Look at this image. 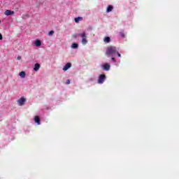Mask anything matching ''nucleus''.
<instances>
[{"label": "nucleus", "mask_w": 179, "mask_h": 179, "mask_svg": "<svg viewBox=\"0 0 179 179\" xmlns=\"http://www.w3.org/2000/svg\"><path fill=\"white\" fill-rule=\"evenodd\" d=\"M120 35L121 36V37H122L124 38V37H125V34H124V32H120Z\"/></svg>", "instance_id": "f3484780"}, {"label": "nucleus", "mask_w": 179, "mask_h": 179, "mask_svg": "<svg viewBox=\"0 0 179 179\" xmlns=\"http://www.w3.org/2000/svg\"><path fill=\"white\" fill-rule=\"evenodd\" d=\"M73 37H74V38H76L77 36H76V35H73Z\"/></svg>", "instance_id": "b1692460"}, {"label": "nucleus", "mask_w": 179, "mask_h": 179, "mask_svg": "<svg viewBox=\"0 0 179 179\" xmlns=\"http://www.w3.org/2000/svg\"><path fill=\"white\" fill-rule=\"evenodd\" d=\"M15 11L10 10H6L4 12V15H6V16H10L12 15H14Z\"/></svg>", "instance_id": "423d86ee"}, {"label": "nucleus", "mask_w": 179, "mask_h": 179, "mask_svg": "<svg viewBox=\"0 0 179 179\" xmlns=\"http://www.w3.org/2000/svg\"><path fill=\"white\" fill-rule=\"evenodd\" d=\"M34 121L37 123L38 125H40L41 124V122H40V117L38 116L35 117Z\"/></svg>", "instance_id": "9d476101"}, {"label": "nucleus", "mask_w": 179, "mask_h": 179, "mask_svg": "<svg viewBox=\"0 0 179 179\" xmlns=\"http://www.w3.org/2000/svg\"><path fill=\"white\" fill-rule=\"evenodd\" d=\"M90 80L91 82H93V81L94 80V78H90Z\"/></svg>", "instance_id": "5701e85b"}, {"label": "nucleus", "mask_w": 179, "mask_h": 179, "mask_svg": "<svg viewBox=\"0 0 179 179\" xmlns=\"http://www.w3.org/2000/svg\"><path fill=\"white\" fill-rule=\"evenodd\" d=\"M71 83V80H67L66 82V85H70Z\"/></svg>", "instance_id": "6ab92c4d"}, {"label": "nucleus", "mask_w": 179, "mask_h": 179, "mask_svg": "<svg viewBox=\"0 0 179 179\" xmlns=\"http://www.w3.org/2000/svg\"><path fill=\"white\" fill-rule=\"evenodd\" d=\"M3 38V37L2 36V34H0V40H2Z\"/></svg>", "instance_id": "4be33fe9"}, {"label": "nucleus", "mask_w": 179, "mask_h": 179, "mask_svg": "<svg viewBox=\"0 0 179 179\" xmlns=\"http://www.w3.org/2000/svg\"><path fill=\"white\" fill-rule=\"evenodd\" d=\"M72 66V64L67 63L65 64V66L63 67V71H66L67 69H69Z\"/></svg>", "instance_id": "0eeeda50"}, {"label": "nucleus", "mask_w": 179, "mask_h": 179, "mask_svg": "<svg viewBox=\"0 0 179 179\" xmlns=\"http://www.w3.org/2000/svg\"><path fill=\"white\" fill-rule=\"evenodd\" d=\"M106 80V75L104 74H101L99 77L98 79V83L99 85H103V83H104V81Z\"/></svg>", "instance_id": "7ed1b4c3"}, {"label": "nucleus", "mask_w": 179, "mask_h": 179, "mask_svg": "<svg viewBox=\"0 0 179 179\" xmlns=\"http://www.w3.org/2000/svg\"><path fill=\"white\" fill-rule=\"evenodd\" d=\"M103 41L104 43H108L110 41H111V38H110L108 36H106L104 38Z\"/></svg>", "instance_id": "ddd939ff"}, {"label": "nucleus", "mask_w": 179, "mask_h": 179, "mask_svg": "<svg viewBox=\"0 0 179 179\" xmlns=\"http://www.w3.org/2000/svg\"><path fill=\"white\" fill-rule=\"evenodd\" d=\"M53 34H54V31L53 30L48 32V36H52Z\"/></svg>", "instance_id": "dca6fc26"}, {"label": "nucleus", "mask_w": 179, "mask_h": 179, "mask_svg": "<svg viewBox=\"0 0 179 179\" xmlns=\"http://www.w3.org/2000/svg\"><path fill=\"white\" fill-rule=\"evenodd\" d=\"M20 78H26V72H24V71H21L20 73Z\"/></svg>", "instance_id": "4468645a"}, {"label": "nucleus", "mask_w": 179, "mask_h": 179, "mask_svg": "<svg viewBox=\"0 0 179 179\" xmlns=\"http://www.w3.org/2000/svg\"><path fill=\"white\" fill-rule=\"evenodd\" d=\"M101 68H102L103 71H110V64H108V63H104V64L101 66Z\"/></svg>", "instance_id": "20e7f679"}, {"label": "nucleus", "mask_w": 179, "mask_h": 179, "mask_svg": "<svg viewBox=\"0 0 179 179\" xmlns=\"http://www.w3.org/2000/svg\"><path fill=\"white\" fill-rule=\"evenodd\" d=\"M116 55H117V57L119 58H121V54H120V52H117V53H116Z\"/></svg>", "instance_id": "aec40b11"}, {"label": "nucleus", "mask_w": 179, "mask_h": 179, "mask_svg": "<svg viewBox=\"0 0 179 179\" xmlns=\"http://www.w3.org/2000/svg\"><path fill=\"white\" fill-rule=\"evenodd\" d=\"M17 102L19 106H22L24 104V103H26V98L22 96L20 99H18Z\"/></svg>", "instance_id": "39448f33"}, {"label": "nucleus", "mask_w": 179, "mask_h": 179, "mask_svg": "<svg viewBox=\"0 0 179 179\" xmlns=\"http://www.w3.org/2000/svg\"><path fill=\"white\" fill-rule=\"evenodd\" d=\"M113 9H114V7H113V6H111V5L108 6L106 9L107 13H110V12H112Z\"/></svg>", "instance_id": "1a4fd4ad"}, {"label": "nucleus", "mask_w": 179, "mask_h": 179, "mask_svg": "<svg viewBox=\"0 0 179 179\" xmlns=\"http://www.w3.org/2000/svg\"><path fill=\"white\" fill-rule=\"evenodd\" d=\"M17 59H18V60H20V59H22V57H20V56H18V57H17Z\"/></svg>", "instance_id": "412c9836"}, {"label": "nucleus", "mask_w": 179, "mask_h": 179, "mask_svg": "<svg viewBox=\"0 0 179 179\" xmlns=\"http://www.w3.org/2000/svg\"><path fill=\"white\" fill-rule=\"evenodd\" d=\"M76 23H79V22H81V20H83V17H78L74 19Z\"/></svg>", "instance_id": "9b49d317"}, {"label": "nucleus", "mask_w": 179, "mask_h": 179, "mask_svg": "<svg viewBox=\"0 0 179 179\" xmlns=\"http://www.w3.org/2000/svg\"><path fill=\"white\" fill-rule=\"evenodd\" d=\"M106 54L108 57H115L118 54V50L115 46H109L106 49Z\"/></svg>", "instance_id": "f257e3e1"}, {"label": "nucleus", "mask_w": 179, "mask_h": 179, "mask_svg": "<svg viewBox=\"0 0 179 179\" xmlns=\"http://www.w3.org/2000/svg\"><path fill=\"white\" fill-rule=\"evenodd\" d=\"M79 47V45L78 43H73L71 45V48L76 49Z\"/></svg>", "instance_id": "2eb2a0df"}, {"label": "nucleus", "mask_w": 179, "mask_h": 179, "mask_svg": "<svg viewBox=\"0 0 179 179\" xmlns=\"http://www.w3.org/2000/svg\"><path fill=\"white\" fill-rule=\"evenodd\" d=\"M39 69H40V64H38V63L35 64L34 67V71L35 72H37Z\"/></svg>", "instance_id": "6e6552de"}, {"label": "nucleus", "mask_w": 179, "mask_h": 179, "mask_svg": "<svg viewBox=\"0 0 179 179\" xmlns=\"http://www.w3.org/2000/svg\"><path fill=\"white\" fill-rule=\"evenodd\" d=\"M0 23H1V20H0Z\"/></svg>", "instance_id": "393cba45"}, {"label": "nucleus", "mask_w": 179, "mask_h": 179, "mask_svg": "<svg viewBox=\"0 0 179 179\" xmlns=\"http://www.w3.org/2000/svg\"><path fill=\"white\" fill-rule=\"evenodd\" d=\"M111 59L113 60V62H117V60H115V57H112Z\"/></svg>", "instance_id": "a211bd4d"}, {"label": "nucleus", "mask_w": 179, "mask_h": 179, "mask_svg": "<svg viewBox=\"0 0 179 179\" xmlns=\"http://www.w3.org/2000/svg\"><path fill=\"white\" fill-rule=\"evenodd\" d=\"M79 36L83 38L82 44H87V36H86V32H83L82 34H79Z\"/></svg>", "instance_id": "f03ea898"}, {"label": "nucleus", "mask_w": 179, "mask_h": 179, "mask_svg": "<svg viewBox=\"0 0 179 179\" xmlns=\"http://www.w3.org/2000/svg\"><path fill=\"white\" fill-rule=\"evenodd\" d=\"M35 45H36V47H40V45H41V41L37 39L35 41Z\"/></svg>", "instance_id": "f8f14e48"}]
</instances>
